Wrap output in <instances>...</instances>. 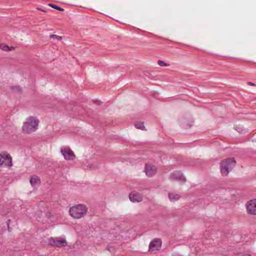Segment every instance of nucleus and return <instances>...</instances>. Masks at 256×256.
Here are the masks:
<instances>
[{
  "instance_id": "obj_1",
  "label": "nucleus",
  "mask_w": 256,
  "mask_h": 256,
  "mask_svg": "<svg viewBox=\"0 0 256 256\" xmlns=\"http://www.w3.org/2000/svg\"><path fill=\"white\" fill-rule=\"evenodd\" d=\"M38 120L34 117H28L24 123L22 130L24 133L30 134L36 130L38 125Z\"/></svg>"
},
{
  "instance_id": "obj_2",
  "label": "nucleus",
  "mask_w": 256,
  "mask_h": 256,
  "mask_svg": "<svg viewBox=\"0 0 256 256\" xmlns=\"http://www.w3.org/2000/svg\"><path fill=\"white\" fill-rule=\"evenodd\" d=\"M236 160L233 158L224 160L220 163V172L222 176H226L236 166Z\"/></svg>"
},
{
  "instance_id": "obj_3",
  "label": "nucleus",
  "mask_w": 256,
  "mask_h": 256,
  "mask_svg": "<svg viewBox=\"0 0 256 256\" xmlns=\"http://www.w3.org/2000/svg\"><path fill=\"white\" fill-rule=\"evenodd\" d=\"M70 214L74 218H80L86 215L87 208L84 205L78 204L70 208Z\"/></svg>"
},
{
  "instance_id": "obj_4",
  "label": "nucleus",
  "mask_w": 256,
  "mask_h": 256,
  "mask_svg": "<svg viewBox=\"0 0 256 256\" xmlns=\"http://www.w3.org/2000/svg\"><path fill=\"white\" fill-rule=\"evenodd\" d=\"M12 158L10 156L6 153L2 152L0 154V166H4L6 167H10L12 166Z\"/></svg>"
},
{
  "instance_id": "obj_5",
  "label": "nucleus",
  "mask_w": 256,
  "mask_h": 256,
  "mask_svg": "<svg viewBox=\"0 0 256 256\" xmlns=\"http://www.w3.org/2000/svg\"><path fill=\"white\" fill-rule=\"evenodd\" d=\"M247 212L251 215H256V199L251 200L246 204Z\"/></svg>"
},
{
  "instance_id": "obj_6",
  "label": "nucleus",
  "mask_w": 256,
  "mask_h": 256,
  "mask_svg": "<svg viewBox=\"0 0 256 256\" xmlns=\"http://www.w3.org/2000/svg\"><path fill=\"white\" fill-rule=\"evenodd\" d=\"M66 240L64 238H50L48 240V244L52 246L62 247L66 244Z\"/></svg>"
},
{
  "instance_id": "obj_7",
  "label": "nucleus",
  "mask_w": 256,
  "mask_h": 256,
  "mask_svg": "<svg viewBox=\"0 0 256 256\" xmlns=\"http://www.w3.org/2000/svg\"><path fill=\"white\" fill-rule=\"evenodd\" d=\"M60 152L66 160H73L75 155L68 147H64L60 149Z\"/></svg>"
},
{
  "instance_id": "obj_8",
  "label": "nucleus",
  "mask_w": 256,
  "mask_h": 256,
  "mask_svg": "<svg viewBox=\"0 0 256 256\" xmlns=\"http://www.w3.org/2000/svg\"><path fill=\"white\" fill-rule=\"evenodd\" d=\"M162 246V241L160 239L156 238L152 240L150 244L149 250L150 251H155L158 250Z\"/></svg>"
},
{
  "instance_id": "obj_9",
  "label": "nucleus",
  "mask_w": 256,
  "mask_h": 256,
  "mask_svg": "<svg viewBox=\"0 0 256 256\" xmlns=\"http://www.w3.org/2000/svg\"><path fill=\"white\" fill-rule=\"evenodd\" d=\"M156 168L150 164H146L145 172L147 176H151L155 174L156 172Z\"/></svg>"
},
{
  "instance_id": "obj_10",
  "label": "nucleus",
  "mask_w": 256,
  "mask_h": 256,
  "mask_svg": "<svg viewBox=\"0 0 256 256\" xmlns=\"http://www.w3.org/2000/svg\"><path fill=\"white\" fill-rule=\"evenodd\" d=\"M130 200L132 202H139L142 201V197L141 195L136 192H132L130 194L129 196Z\"/></svg>"
},
{
  "instance_id": "obj_11",
  "label": "nucleus",
  "mask_w": 256,
  "mask_h": 256,
  "mask_svg": "<svg viewBox=\"0 0 256 256\" xmlns=\"http://www.w3.org/2000/svg\"><path fill=\"white\" fill-rule=\"evenodd\" d=\"M30 183L34 187L40 184V178L37 176H33L30 179Z\"/></svg>"
},
{
  "instance_id": "obj_12",
  "label": "nucleus",
  "mask_w": 256,
  "mask_h": 256,
  "mask_svg": "<svg viewBox=\"0 0 256 256\" xmlns=\"http://www.w3.org/2000/svg\"><path fill=\"white\" fill-rule=\"evenodd\" d=\"M186 178L180 172H177V182L180 184H182L186 182Z\"/></svg>"
},
{
  "instance_id": "obj_13",
  "label": "nucleus",
  "mask_w": 256,
  "mask_h": 256,
  "mask_svg": "<svg viewBox=\"0 0 256 256\" xmlns=\"http://www.w3.org/2000/svg\"><path fill=\"white\" fill-rule=\"evenodd\" d=\"M134 125H135L136 128L138 129H140V130H142L144 129V126L143 122H136L135 123Z\"/></svg>"
},
{
  "instance_id": "obj_14",
  "label": "nucleus",
  "mask_w": 256,
  "mask_h": 256,
  "mask_svg": "<svg viewBox=\"0 0 256 256\" xmlns=\"http://www.w3.org/2000/svg\"><path fill=\"white\" fill-rule=\"evenodd\" d=\"M0 48L4 50H10L12 49V47L10 48L6 45L4 44H0Z\"/></svg>"
},
{
  "instance_id": "obj_15",
  "label": "nucleus",
  "mask_w": 256,
  "mask_h": 256,
  "mask_svg": "<svg viewBox=\"0 0 256 256\" xmlns=\"http://www.w3.org/2000/svg\"><path fill=\"white\" fill-rule=\"evenodd\" d=\"M168 198L171 202H174L176 200V194L174 193H170Z\"/></svg>"
},
{
  "instance_id": "obj_16",
  "label": "nucleus",
  "mask_w": 256,
  "mask_h": 256,
  "mask_svg": "<svg viewBox=\"0 0 256 256\" xmlns=\"http://www.w3.org/2000/svg\"><path fill=\"white\" fill-rule=\"evenodd\" d=\"M158 64L159 66H169V64L166 63L164 61L162 60H158Z\"/></svg>"
},
{
  "instance_id": "obj_17",
  "label": "nucleus",
  "mask_w": 256,
  "mask_h": 256,
  "mask_svg": "<svg viewBox=\"0 0 256 256\" xmlns=\"http://www.w3.org/2000/svg\"><path fill=\"white\" fill-rule=\"evenodd\" d=\"M50 38H51L57 40H60L62 39V36L56 35V34H51V35H50Z\"/></svg>"
},
{
  "instance_id": "obj_18",
  "label": "nucleus",
  "mask_w": 256,
  "mask_h": 256,
  "mask_svg": "<svg viewBox=\"0 0 256 256\" xmlns=\"http://www.w3.org/2000/svg\"><path fill=\"white\" fill-rule=\"evenodd\" d=\"M49 6L53 8H54L58 10H59L60 11H64V9L60 7H59L56 5H54V4H49Z\"/></svg>"
},
{
  "instance_id": "obj_19",
  "label": "nucleus",
  "mask_w": 256,
  "mask_h": 256,
  "mask_svg": "<svg viewBox=\"0 0 256 256\" xmlns=\"http://www.w3.org/2000/svg\"><path fill=\"white\" fill-rule=\"evenodd\" d=\"M14 90H15L16 92H20V88L18 86H16L15 88H13Z\"/></svg>"
},
{
  "instance_id": "obj_20",
  "label": "nucleus",
  "mask_w": 256,
  "mask_h": 256,
  "mask_svg": "<svg viewBox=\"0 0 256 256\" xmlns=\"http://www.w3.org/2000/svg\"><path fill=\"white\" fill-rule=\"evenodd\" d=\"M248 84L249 85V86H256L255 84L252 83V82H248Z\"/></svg>"
},
{
  "instance_id": "obj_21",
  "label": "nucleus",
  "mask_w": 256,
  "mask_h": 256,
  "mask_svg": "<svg viewBox=\"0 0 256 256\" xmlns=\"http://www.w3.org/2000/svg\"><path fill=\"white\" fill-rule=\"evenodd\" d=\"M10 222V220H8V221H7V225H8V230L9 231L10 230V226H9Z\"/></svg>"
},
{
  "instance_id": "obj_22",
  "label": "nucleus",
  "mask_w": 256,
  "mask_h": 256,
  "mask_svg": "<svg viewBox=\"0 0 256 256\" xmlns=\"http://www.w3.org/2000/svg\"><path fill=\"white\" fill-rule=\"evenodd\" d=\"M112 247H110V246H108L107 249H108L109 251L111 252V251L112 250H111V249H112Z\"/></svg>"
},
{
  "instance_id": "obj_23",
  "label": "nucleus",
  "mask_w": 256,
  "mask_h": 256,
  "mask_svg": "<svg viewBox=\"0 0 256 256\" xmlns=\"http://www.w3.org/2000/svg\"><path fill=\"white\" fill-rule=\"evenodd\" d=\"M171 178H172V179H174V178H175L174 176H171Z\"/></svg>"
},
{
  "instance_id": "obj_24",
  "label": "nucleus",
  "mask_w": 256,
  "mask_h": 256,
  "mask_svg": "<svg viewBox=\"0 0 256 256\" xmlns=\"http://www.w3.org/2000/svg\"><path fill=\"white\" fill-rule=\"evenodd\" d=\"M244 256H251L247 254V255H244Z\"/></svg>"
}]
</instances>
